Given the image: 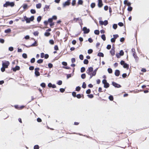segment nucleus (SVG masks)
Returning a JSON list of instances; mask_svg holds the SVG:
<instances>
[{
	"mask_svg": "<svg viewBox=\"0 0 149 149\" xmlns=\"http://www.w3.org/2000/svg\"><path fill=\"white\" fill-rule=\"evenodd\" d=\"M15 5V3L13 2H10L9 1H6V3L3 5L4 7H7L8 6H10L11 7H13Z\"/></svg>",
	"mask_w": 149,
	"mask_h": 149,
	"instance_id": "nucleus-1",
	"label": "nucleus"
},
{
	"mask_svg": "<svg viewBox=\"0 0 149 149\" xmlns=\"http://www.w3.org/2000/svg\"><path fill=\"white\" fill-rule=\"evenodd\" d=\"M24 19L26 21V23H29L31 21H33L34 19V16H31L30 18H28L26 16L24 17Z\"/></svg>",
	"mask_w": 149,
	"mask_h": 149,
	"instance_id": "nucleus-2",
	"label": "nucleus"
},
{
	"mask_svg": "<svg viewBox=\"0 0 149 149\" xmlns=\"http://www.w3.org/2000/svg\"><path fill=\"white\" fill-rule=\"evenodd\" d=\"M92 71V69L91 68H88V70L86 71L87 73L90 75V79H91L92 77L95 75L93 73V74H91L90 72Z\"/></svg>",
	"mask_w": 149,
	"mask_h": 149,
	"instance_id": "nucleus-3",
	"label": "nucleus"
},
{
	"mask_svg": "<svg viewBox=\"0 0 149 149\" xmlns=\"http://www.w3.org/2000/svg\"><path fill=\"white\" fill-rule=\"evenodd\" d=\"M82 31H84V34H87L88 33L90 32V29H87L86 27H84L82 29Z\"/></svg>",
	"mask_w": 149,
	"mask_h": 149,
	"instance_id": "nucleus-4",
	"label": "nucleus"
},
{
	"mask_svg": "<svg viewBox=\"0 0 149 149\" xmlns=\"http://www.w3.org/2000/svg\"><path fill=\"white\" fill-rule=\"evenodd\" d=\"M10 64V63L8 61H6L5 62L2 63V66L5 68H7Z\"/></svg>",
	"mask_w": 149,
	"mask_h": 149,
	"instance_id": "nucleus-5",
	"label": "nucleus"
},
{
	"mask_svg": "<svg viewBox=\"0 0 149 149\" xmlns=\"http://www.w3.org/2000/svg\"><path fill=\"white\" fill-rule=\"evenodd\" d=\"M112 86L116 88H120L121 87L120 84L113 81H112Z\"/></svg>",
	"mask_w": 149,
	"mask_h": 149,
	"instance_id": "nucleus-6",
	"label": "nucleus"
},
{
	"mask_svg": "<svg viewBox=\"0 0 149 149\" xmlns=\"http://www.w3.org/2000/svg\"><path fill=\"white\" fill-rule=\"evenodd\" d=\"M100 24L101 25H104V26L107 25L108 24V22L107 20H105L103 22L102 21H99Z\"/></svg>",
	"mask_w": 149,
	"mask_h": 149,
	"instance_id": "nucleus-7",
	"label": "nucleus"
},
{
	"mask_svg": "<svg viewBox=\"0 0 149 149\" xmlns=\"http://www.w3.org/2000/svg\"><path fill=\"white\" fill-rule=\"evenodd\" d=\"M133 56L135 59L136 62H137L139 60V57L137 56L136 54V52L133 53Z\"/></svg>",
	"mask_w": 149,
	"mask_h": 149,
	"instance_id": "nucleus-8",
	"label": "nucleus"
},
{
	"mask_svg": "<svg viewBox=\"0 0 149 149\" xmlns=\"http://www.w3.org/2000/svg\"><path fill=\"white\" fill-rule=\"evenodd\" d=\"M70 4V2L68 1H66L63 4V7L65 8L66 6H68Z\"/></svg>",
	"mask_w": 149,
	"mask_h": 149,
	"instance_id": "nucleus-9",
	"label": "nucleus"
},
{
	"mask_svg": "<svg viewBox=\"0 0 149 149\" xmlns=\"http://www.w3.org/2000/svg\"><path fill=\"white\" fill-rule=\"evenodd\" d=\"M115 75L116 76L118 77L120 74V71L118 70H116L114 73Z\"/></svg>",
	"mask_w": 149,
	"mask_h": 149,
	"instance_id": "nucleus-10",
	"label": "nucleus"
},
{
	"mask_svg": "<svg viewBox=\"0 0 149 149\" xmlns=\"http://www.w3.org/2000/svg\"><path fill=\"white\" fill-rule=\"evenodd\" d=\"M20 69V67L18 66H16L15 68H12L14 72H16L17 70Z\"/></svg>",
	"mask_w": 149,
	"mask_h": 149,
	"instance_id": "nucleus-11",
	"label": "nucleus"
},
{
	"mask_svg": "<svg viewBox=\"0 0 149 149\" xmlns=\"http://www.w3.org/2000/svg\"><path fill=\"white\" fill-rule=\"evenodd\" d=\"M129 65L126 63H125L123 66V68H126L127 70H128L129 69Z\"/></svg>",
	"mask_w": 149,
	"mask_h": 149,
	"instance_id": "nucleus-12",
	"label": "nucleus"
},
{
	"mask_svg": "<svg viewBox=\"0 0 149 149\" xmlns=\"http://www.w3.org/2000/svg\"><path fill=\"white\" fill-rule=\"evenodd\" d=\"M133 9V8L131 6H128V8H127V10L129 12H130L132 11Z\"/></svg>",
	"mask_w": 149,
	"mask_h": 149,
	"instance_id": "nucleus-13",
	"label": "nucleus"
},
{
	"mask_svg": "<svg viewBox=\"0 0 149 149\" xmlns=\"http://www.w3.org/2000/svg\"><path fill=\"white\" fill-rule=\"evenodd\" d=\"M102 5L103 4L102 3V1H98V6L99 8L101 7L102 6Z\"/></svg>",
	"mask_w": 149,
	"mask_h": 149,
	"instance_id": "nucleus-14",
	"label": "nucleus"
},
{
	"mask_svg": "<svg viewBox=\"0 0 149 149\" xmlns=\"http://www.w3.org/2000/svg\"><path fill=\"white\" fill-rule=\"evenodd\" d=\"M78 20L82 22L81 19L79 17L77 18H74L73 19V21H75L76 22Z\"/></svg>",
	"mask_w": 149,
	"mask_h": 149,
	"instance_id": "nucleus-15",
	"label": "nucleus"
},
{
	"mask_svg": "<svg viewBox=\"0 0 149 149\" xmlns=\"http://www.w3.org/2000/svg\"><path fill=\"white\" fill-rule=\"evenodd\" d=\"M97 56H100V57H103L104 56V54L102 53V52H99L98 53Z\"/></svg>",
	"mask_w": 149,
	"mask_h": 149,
	"instance_id": "nucleus-16",
	"label": "nucleus"
},
{
	"mask_svg": "<svg viewBox=\"0 0 149 149\" xmlns=\"http://www.w3.org/2000/svg\"><path fill=\"white\" fill-rule=\"evenodd\" d=\"M117 24H114L112 25V28L115 30H116L117 28Z\"/></svg>",
	"mask_w": 149,
	"mask_h": 149,
	"instance_id": "nucleus-17",
	"label": "nucleus"
},
{
	"mask_svg": "<svg viewBox=\"0 0 149 149\" xmlns=\"http://www.w3.org/2000/svg\"><path fill=\"white\" fill-rule=\"evenodd\" d=\"M36 7L37 8L39 9L41 7V4L40 3H39L36 4Z\"/></svg>",
	"mask_w": 149,
	"mask_h": 149,
	"instance_id": "nucleus-18",
	"label": "nucleus"
},
{
	"mask_svg": "<svg viewBox=\"0 0 149 149\" xmlns=\"http://www.w3.org/2000/svg\"><path fill=\"white\" fill-rule=\"evenodd\" d=\"M49 6H47L46 5L45 6V7L44 8V11H46V10H47L49 8Z\"/></svg>",
	"mask_w": 149,
	"mask_h": 149,
	"instance_id": "nucleus-19",
	"label": "nucleus"
},
{
	"mask_svg": "<svg viewBox=\"0 0 149 149\" xmlns=\"http://www.w3.org/2000/svg\"><path fill=\"white\" fill-rule=\"evenodd\" d=\"M37 42L36 41H35V42L33 43L30 46H32V47L36 46L37 45Z\"/></svg>",
	"mask_w": 149,
	"mask_h": 149,
	"instance_id": "nucleus-20",
	"label": "nucleus"
},
{
	"mask_svg": "<svg viewBox=\"0 0 149 149\" xmlns=\"http://www.w3.org/2000/svg\"><path fill=\"white\" fill-rule=\"evenodd\" d=\"M115 48L113 45H112V56L114 55L115 54V51L114 50Z\"/></svg>",
	"mask_w": 149,
	"mask_h": 149,
	"instance_id": "nucleus-21",
	"label": "nucleus"
},
{
	"mask_svg": "<svg viewBox=\"0 0 149 149\" xmlns=\"http://www.w3.org/2000/svg\"><path fill=\"white\" fill-rule=\"evenodd\" d=\"M109 84L107 82L106 84H104V87L105 88H107L109 87Z\"/></svg>",
	"mask_w": 149,
	"mask_h": 149,
	"instance_id": "nucleus-22",
	"label": "nucleus"
},
{
	"mask_svg": "<svg viewBox=\"0 0 149 149\" xmlns=\"http://www.w3.org/2000/svg\"><path fill=\"white\" fill-rule=\"evenodd\" d=\"M11 31V30L10 29H8L5 30L4 32L6 33H10Z\"/></svg>",
	"mask_w": 149,
	"mask_h": 149,
	"instance_id": "nucleus-23",
	"label": "nucleus"
},
{
	"mask_svg": "<svg viewBox=\"0 0 149 149\" xmlns=\"http://www.w3.org/2000/svg\"><path fill=\"white\" fill-rule=\"evenodd\" d=\"M42 19V17L41 16H39L37 18V21L38 22H40Z\"/></svg>",
	"mask_w": 149,
	"mask_h": 149,
	"instance_id": "nucleus-24",
	"label": "nucleus"
},
{
	"mask_svg": "<svg viewBox=\"0 0 149 149\" xmlns=\"http://www.w3.org/2000/svg\"><path fill=\"white\" fill-rule=\"evenodd\" d=\"M43 62V60L42 59H40L38 60L37 61V63H42Z\"/></svg>",
	"mask_w": 149,
	"mask_h": 149,
	"instance_id": "nucleus-25",
	"label": "nucleus"
},
{
	"mask_svg": "<svg viewBox=\"0 0 149 149\" xmlns=\"http://www.w3.org/2000/svg\"><path fill=\"white\" fill-rule=\"evenodd\" d=\"M39 33V32L38 31H36L34 32L33 33V34L35 36H38V35Z\"/></svg>",
	"mask_w": 149,
	"mask_h": 149,
	"instance_id": "nucleus-26",
	"label": "nucleus"
},
{
	"mask_svg": "<svg viewBox=\"0 0 149 149\" xmlns=\"http://www.w3.org/2000/svg\"><path fill=\"white\" fill-rule=\"evenodd\" d=\"M113 38L116 39L118 38L119 36V35L117 34L113 35Z\"/></svg>",
	"mask_w": 149,
	"mask_h": 149,
	"instance_id": "nucleus-27",
	"label": "nucleus"
},
{
	"mask_svg": "<svg viewBox=\"0 0 149 149\" xmlns=\"http://www.w3.org/2000/svg\"><path fill=\"white\" fill-rule=\"evenodd\" d=\"M83 3V1L82 0H79L78 2V4L79 5H82Z\"/></svg>",
	"mask_w": 149,
	"mask_h": 149,
	"instance_id": "nucleus-28",
	"label": "nucleus"
},
{
	"mask_svg": "<svg viewBox=\"0 0 149 149\" xmlns=\"http://www.w3.org/2000/svg\"><path fill=\"white\" fill-rule=\"evenodd\" d=\"M119 53L121 56H123L124 54V52L122 50H120Z\"/></svg>",
	"mask_w": 149,
	"mask_h": 149,
	"instance_id": "nucleus-29",
	"label": "nucleus"
},
{
	"mask_svg": "<svg viewBox=\"0 0 149 149\" xmlns=\"http://www.w3.org/2000/svg\"><path fill=\"white\" fill-rule=\"evenodd\" d=\"M22 56L24 58H27V54L25 53H23L22 54Z\"/></svg>",
	"mask_w": 149,
	"mask_h": 149,
	"instance_id": "nucleus-30",
	"label": "nucleus"
},
{
	"mask_svg": "<svg viewBox=\"0 0 149 149\" xmlns=\"http://www.w3.org/2000/svg\"><path fill=\"white\" fill-rule=\"evenodd\" d=\"M86 77V74L85 73L82 74L81 75V77L82 79H84Z\"/></svg>",
	"mask_w": 149,
	"mask_h": 149,
	"instance_id": "nucleus-31",
	"label": "nucleus"
},
{
	"mask_svg": "<svg viewBox=\"0 0 149 149\" xmlns=\"http://www.w3.org/2000/svg\"><path fill=\"white\" fill-rule=\"evenodd\" d=\"M100 31L98 30H96L94 31V33L95 34L98 35L99 34Z\"/></svg>",
	"mask_w": 149,
	"mask_h": 149,
	"instance_id": "nucleus-32",
	"label": "nucleus"
},
{
	"mask_svg": "<svg viewBox=\"0 0 149 149\" xmlns=\"http://www.w3.org/2000/svg\"><path fill=\"white\" fill-rule=\"evenodd\" d=\"M85 70V68L84 67H82L81 69V73L84 72Z\"/></svg>",
	"mask_w": 149,
	"mask_h": 149,
	"instance_id": "nucleus-33",
	"label": "nucleus"
},
{
	"mask_svg": "<svg viewBox=\"0 0 149 149\" xmlns=\"http://www.w3.org/2000/svg\"><path fill=\"white\" fill-rule=\"evenodd\" d=\"M35 74L37 77L38 76L40 75V73L39 71H35Z\"/></svg>",
	"mask_w": 149,
	"mask_h": 149,
	"instance_id": "nucleus-34",
	"label": "nucleus"
},
{
	"mask_svg": "<svg viewBox=\"0 0 149 149\" xmlns=\"http://www.w3.org/2000/svg\"><path fill=\"white\" fill-rule=\"evenodd\" d=\"M101 38L104 41L106 40V37L104 34H103L101 36Z\"/></svg>",
	"mask_w": 149,
	"mask_h": 149,
	"instance_id": "nucleus-35",
	"label": "nucleus"
},
{
	"mask_svg": "<svg viewBox=\"0 0 149 149\" xmlns=\"http://www.w3.org/2000/svg\"><path fill=\"white\" fill-rule=\"evenodd\" d=\"M88 63V61L87 59H85L84 61V63L85 64H87Z\"/></svg>",
	"mask_w": 149,
	"mask_h": 149,
	"instance_id": "nucleus-36",
	"label": "nucleus"
},
{
	"mask_svg": "<svg viewBox=\"0 0 149 149\" xmlns=\"http://www.w3.org/2000/svg\"><path fill=\"white\" fill-rule=\"evenodd\" d=\"M125 40V38L124 37H122L121 38H120V42L123 43L124 42Z\"/></svg>",
	"mask_w": 149,
	"mask_h": 149,
	"instance_id": "nucleus-37",
	"label": "nucleus"
},
{
	"mask_svg": "<svg viewBox=\"0 0 149 149\" xmlns=\"http://www.w3.org/2000/svg\"><path fill=\"white\" fill-rule=\"evenodd\" d=\"M95 4L94 3H92L91 5V6L92 8H93L95 7Z\"/></svg>",
	"mask_w": 149,
	"mask_h": 149,
	"instance_id": "nucleus-38",
	"label": "nucleus"
},
{
	"mask_svg": "<svg viewBox=\"0 0 149 149\" xmlns=\"http://www.w3.org/2000/svg\"><path fill=\"white\" fill-rule=\"evenodd\" d=\"M50 33L48 32H46L45 33L44 35L46 36H50Z\"/></svg>",
	"mask_w": 149,
	"mask_h": 149,
	"instance_id": "nucleus-39",
	"label": "nucleus"
},
{
	"mask_svg": "<svg viewBox=\"0 0 149 149\" xmlns=\"http://www.w3.org/2000/svg\"><path fill=\"white\" fill-rule=\"evenodd\" d=\"M120 63L121 65L123 66V65H124V64L125 63V62L124 61L122 60L120 61Z\"/></svg>",
	"mask_w": 149,
	"mask_h": 149,
	"instance_id": "nucleus-40",
	"label": "nucleus"
},
{
	"mask_svg": "<svg viewBox=\"0 0 149 149\" xmlns=\"http://www.w3.org/2000/svg\"><path fill=\"white\" fill-rule=\"evenodd\" d=\"M81 87L79 86H78L76 87V91H80L81 89Z\"/></svg>",
	"mask_w": 149,
	"mask_h": 149,
	"instance_id": "nucleus-41",
	"label": "nucleus"
},
{
	"mask_svg": "<svg viewBox=\"0 0 149 149\" xmlns=\"http://www.w3.org/2000/svg\"><path fill=\"white\" fill-rule=\"evenodd\" d=\"M122 77L123 78H126L127 77V74L126 73H124L122 75Z\"/></svg>",
	"mask_w": 149,
	"mask_h": 149,
	"instance_id": "nucleus-42",
	"label": "nucleus"
},
{
	"mask_svg": "<svg viewBox=\"0 0 149 149\" xmlns=\"http://www.w3.org/2000/svg\"><path fill=\"white\" fill-rule=\"evenodd\" d=\"M82 87L83 88H85L86 87V84L85 82H84L83 83Z\"/></svg>",
	"mask_w": 149,
	"mask_h": 149,
	"instance_id": "nucleus-43",
	"label": "nucleus"
},
{
	"mask_svg": "<svg viewBox=\"0 0 149 149\" xmlns=\"http://www.w3.org/2000/svg\"><path fill=\"white\" fill-rule=\"evenodd\" d=\"M30 11H31V13L32 14H35L36 13V11L34 9H32Z\"/></svg>",
	"mask_w": 149,
	"mask_h": 149,
	"instance_id": "nucleus-44",
	"label": "nucleus"
},
{
	"mask_svg": "<svg viewBox=\"0 0 149 149\" xmlns=\"http://www.w3.org/2000/svg\"><path fill=\"white\" fill-rule=\"evenodd\" d=\"M40 86L43 88H45L46 86L45 84L44 83H42L40 84Z\"/></svg>",
	"mask_w": 149,
	"mask_h": 149,
	"instance_id": "nucleus-45",
	"label": "nucleus"
},
{
	"mask_svg": "<svg viewBox=\"0 0 149 149\" xmlns=\"http://www.w3.org/2000/svg\"><path fill=\"white\" fill-rule=\"evenodd\" d=\"M118 25L120 27H122L123 26V24L122 22H119L118 23Z\"/></svg>",
	"mask_w": 149,
	"mask_h": 149,
	"instance_id": "nucleus-46",
	"label": "nucleus"
},
{
	"mask_svg": "<svg viewBox=\"0 0 149 149\" xmlns=\"http://www.w3.org/2000/svg\"><path fill=\"white\" fill-rule=\"evenodd\" d=\"M35 58H33L31 59L30 62L31 63H33L35 62Z\"/></svg>",
	"mask_w": 149,
	"mask_h": 149,
	"instance_id": "nucleus-47",
	"label": "nucleus"
},
{
	"mask_svg": "<svg viewBox=\"0 0 149 149\" xmlns=\"http://www.w3.org/2000/svg\"><path fill=\"white\" fill-rule=\"evenodd\" d=\"M116 56L117 58H120L121 56L119 53H116Z\"/></svg>",
	"mask_w": 149,
	"mask_h": 149,
	"instance_id": "nucleus-48",
	"label": "nucleus"
},
{
	"mask_svg": "<svg viewBox=\"0 0 149 149\" xmlns=\"http://www.w3.org/2000/svg\"><path fill=\"white\" fill-rule=\"evenodd\" d=\"M33 148L34 149H39V147L38 145H37L34 146Z\"/></svg>",
	"mask_w": 149,
	"mask_h": 149,
	"instance_id": "nucleus-49",
	"label": "nucleus"
},
{
	"mask_svg": "<svg viewBox=\"0 0 149 149\" xmlns=\"http://www.w3.org/2000/svg\"><path fill=\"white\" fill-rule=\"evenodd\" d=\"M93 52V50L91 49H90L88 50V53L89 54H91Z\"/></svg>",
	"mask_w": 149,
	"mask_h": 149,
	"instance_id": "nucleus-50",
	"label": "nucleus"
},
{
	"mask_svg": "<svg viewBox=\"0 0 149 149\" xmlns=\"http://www.w3.org/2000/svg\"><path fill=\"white\" fill-rule=\"evenodd\" d=\"M62 82L61 80L58 81L57 83V84L59 85H61L62 84Z\"/></svg>",
	"mask_w": 149,
	"mask_h": 149,
	"instance_id": "nucleus-51",
	"label": "nucleus"
},
{
	"mask_svg": "<svg viewBox=\"0 0 149 149\" xmlns=\"http://www.w3.org/2000/svg\"><path fill=\"white\" fill-rule=\"evenodd\" d=\"M97 69L98 68H97L95 69L93 71V73L94 75H95Z\"/></svg>",
	"mask_w": 149,
	"mask_h": 149,
	"instance_id": "nucleus-52",
	"label": "nucleus"
},
{
	"mask_svg": "<svg viewBox=\"0 0 149 149\" xmlns=\"http://www.w3.org/2000/svg\"><path fill=\"white\" fill-rule=\"evenodd\" d=\"M27 6L28 5L26 4H25L23 5V8L24 9L27 8Z\"/></svg>",
	"mask_w": 149,
	"mask_h": 149,
	"instance_id": "nucleus-53",
	"label": "nucleus"
},
{
	"mask_svg": "<svg viewBox=\"0 0 149 149\" xmlns=\"http://www.w3.org/2000/svg\"><path fill=\"white\" fill-rule=\"evenodd\" d=\"M76 0H73L72 2V6H74L76 4Z\"/></svg>",
	"mask_w": 149,
	"mask_h": 149,
	"instance_id": "nucleus-54",
	"label": "nucleus"
},
{
	"mask_svg": "<svg viewBox=\"0 0 149 149\" xmlns=\"http://www.w3.org/2000/svg\"><path fill=\"white\" fill-rule=\"evenodd\" d=\"M48 66L49 68H52L53 66V64L51 63H49L48 64Z\"/></svg>",
	"mask_w": 149,
	"mask_h": 149,
	"instance_id": "nucleus-55",
	"label": "nucleus"
},
{
	"mask_svg": "<svg viewBox=\"0 0 149 149\" xmlns=\"http://www.w3.org/2000/svg\"><path fill=\"white\" fill-rule=\"evenodd\" d=\"M79 58L81 60H83L84 59V56L83 55L80 54L79 56Z\"/></svg>",
	"mask_w": 149,
	"mask_h": 149,
	"instance_id": "nucleus-56",
	"label": "nucleus"
},
{
	"mask_svg": "<svg viewBox=\"0 0 149 149\" xmlns=\"http://www.w3.org/2000/svg\"><path fill=\"white\" fill-rule=\"evenodd\" d=\"M49 43L51 45H53L54 44V42L53 40H49Z\"/></svg>",
	"mask_w": 149,
	"mask_h": 149,
	"instance_id": "nucleus-57",
	"label": "nucleus"
},
{
	"mask_svg": "<svg viewBox=\"0 0 149 149\" xmlns=\"http://www.w3.org/2000/svg\"><path fill=\"white\" fill-rule=\"evenodd\" d=\"M91 92V91L90 89H88L87 90L86 92V93L87 94H89Z\"/></svg>",
	"mask_w": 149,
	"mask_h": 149,
	"instance_id": "nucleus-58",
	"label": "nucleus"
},
{
	"mask_svg": "<svg viewBox=\"0 0 149 149\" xmlns=\"http://www.w3.org/2000/svg\"><path fill=\"white\" fill-rule=\"evenodd\" d=\"M72 95L74 97H76V93L75 92H73L72 93Z\"/></svg>",
	"mask_w": 149,
	"mask_h": 149,
	"instance_id": "nucleus-59",
	"label": "nucleus"
},
{
	"mask_svg": "<svg viewBox=\"0 0 149 149\" xmlns=\"http://www.w3.org/2000/svg\"><path fill=\"white\" fill-rule=\"evenodd\" d=\"M65 91V89L63 88H61L60 89V91L61 93H63Z\"/></svg>",
	"mask_w": 149,
	"mask_h": 149,
	"instance_id": "nucleus-60",
	"label": "nucleus"
},
{
	"mask_svg": "<svg viewBox=\"0 0 149 149\" xmlns=\"http://www.w3.org/2000/svg\"><path fill=\"white\" fill-rule=\"evenodd\" d=\"M9 50L10 51H12L13 50V47H10L8 48Z\"/></svg>",
	"mask_w": 149,
	"mask_h": 149,
	"instance_id": "nucleus-61",
	"label": "nucleus"
},
{
	"mask_svg": "<svg viewBox=\"0 0 149 149\" xmlns=\"http://www.w3.org/2000/svg\"><path fill=\"white\" fill-rule=\"evenodd\" d=\"M72 76L71 74H67V79H68L71 77Z\"/></svg>",
	"mask_w": 149,
	"mask_h": 149,
	"instance_id": "nucleus-62",
	"label": "nucleus"
},
{
	"mask_svg": "<svg viewBox=\"0 0 149 149\" xmlns=\"http://www.w3.org/2000/svg\"><path fill=\"white\" fill-rule=\"evenodd\" d=\"M111 45H107V48L108 49H109L111 48Z\"/></svg>",
	"mask_w": 149,
	"mask_h": 149,
	"instance_id": "nucleus-63",
	"label": "nucleus"
},
{
	"mask_svg": "<svg viewBox=\"0 0 149 149\" xmlns=\"http://www.w3.org/2000/svg\"><path fill=\"white\" fill-rule=\"evenodd\" d=\"M5 68L2 66V67L1 68V71L3 72H4L5 70Z\"/></svg>",
	"mask_w": 149,
	"mask_h": 149,
	"instance_id": "nucleus-64",
	"label": "nucleus"
}]
</instances>
